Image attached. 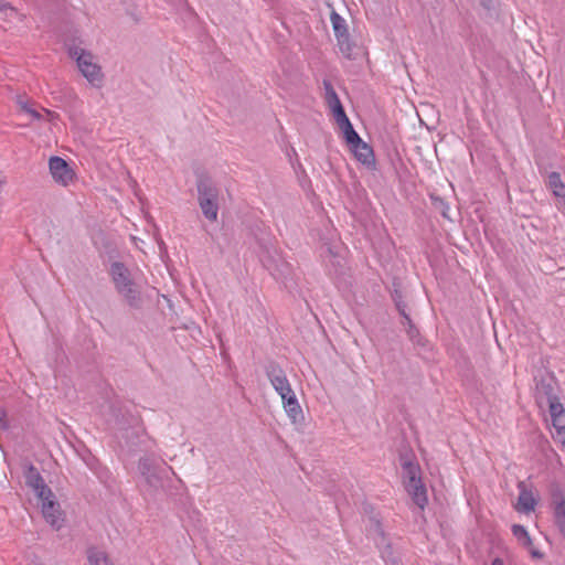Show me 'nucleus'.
<instances>
[{
    "mask_svg": "<svg viewBox=\"0 0 565 565\" xmlns=\"http://www.w3.org/2000/svg\"><path fill=\"white\" fill-rule=\"evenodd\" d=\"M265 374L281 397L282 407L291 423L301 422L303 419L301 406L282 367L277 362L270 361L265 365Z\"/></svg>",
    "mask_w": 565,
    "mask_h": 565,
    "instance_id": "1",
    "label": "nucleus"
},
{
    "mask_svg": "<svg viewBox=\"0 0 565 565\" xmlns=\"http://www.w3.org/2000/svg\"><path fill=\"white\" fill-rule=\"evenodd\" d=\"M109 275L116 291L124 298L126 303L135 309L141 307L142 298L130 270L121 262H114L109 267Z\"/></svg>",
    "mask_w": 565,
    "mask_h": 565,
    "instance_id": "2",
    "label": "nucleus"
},
{
    "mask_svg": "<svg viewBox=\"0 0 565 565\" xmlns=\"http://www.w3.org/2000/svg\"><path fill=\"white\" fill-rule=\"evenodd\" d=\"M404 473V486L413 502L424 510L428 503L427 490L422 481L420 468L417 463L406 460L402 465Z\"/></svg>",
    "mask_w": 565,
    "mask_h": 565,
    "instance_id": "3",
    "label": "nucleus"
},
{
    "mask_svg": "<svg viewBox=\"0 0 565 565\" xmlns=\"http://www.w3.org/2000/svg\"><path fill=\"white\" fill-rule=\"evenodd\" d=\"M68 54L72 58L76 60L77 67L82 75L93 85L99 87L103 83V73L100 66L94 62V56L90 52L79 47L71 46Z\"/></svg>",
    "mask_w": 565,
    "mask_h": 565,
    "instance_id": "4",
    "label": "nucleus"
},
{
    "mask_svg": "<svg viewBox=\"0 0 565 565\" xmlns=\"http://www.w3.org/2000/svg\"><path fill=\"white\" fill-rule=\"evenodd\" d=\"M550 498L553 523L565 539V491L559 483L553 482L550 486Z\"/></svg>",
    "mask_w": 565,
    "mask_h": 565,
    "instance_id": "5",
    "label": "nucleus"
},
{
    "mask_svg": "<svg viewBox=\"0 0 565 565\" xmlns=\"http://www.w3.org/2000/svg\"><path fill=\"white\" fill-rule=\"evenodd\" d=\"M344 139L350 147V150L353 152L354 158L365 166L369 170L376 169V160L373 148L363 141L361 137L355 131V136L351 138V136L345 135Z\"/></svg>",
    "mask_w": 565,
    "mask_h": 565,
    "instance_id": "6",
    "label": "nucleus"
},
{
    "mask_svg": "<svg viewBox=\"0 0 565 565\" xmlns=\"http://www.w3.org/2000/svg\"><path fill=\"white\" fill-rule=\"evenodd\" d=\"M330 20L341 53L347 58H351L354 44L350 40L347 21L335 11L331 12Z\"/></svg>",
    "mask_w": 565,
    "mask_h": 565,
    "instance_id": "7",
    "label": "nucleus"
},
{
    "mask_svg": "<svg viewBox=\"0 0 565 565\" xmlns=\"http://www.w3.org/2000/svg\"><path fill=\"white\" fill-rule=\"evenodd\" d=\"M373 541L381 552V557L385 565H403L401 559L395 555L391 543L387 542L382 524L374 520L372 521Z\"/></svg>",
    "mask_w": 565,
    "mask_h": 565,
    "instance_id": "8",
    "label": "nucleus"
},
{
    "mask_svg": "<svg viewBox=\"0 0 565 565\" xmlns=\"http://www.w3.org/2000/svg\"><path fill=\"white\" fill-rule=\"evenodd\" d=\"M49 168L54 181L64 186L71 184L75 178V172L73 169L61 157H51L49 161Z\"/></svg>",
    "mask_w": 565,
    "mask_h": 565,
    "instance_id": "9",
    "label": "nucleus"
},
{
    "mask_svg": "<svg viewBox=\"0 0 565 565\" xmlns=\"http://www.w3.org/2000/svg\"><path fill=\"white\" fill-rule=\"evenodd\" d=\"M138 470L148 487L146 491L149 494H153V492L162 486L161 478L153 461L148 457L140 458L138 461Z\"/></svg>",
    "mask_w": 565,
    "mask_h": 565,
    "instance_id": "10",
    "label": "nucleus"
},
{
    "mask_svg": "<svg viewBox=\"0 0 565 565\" xmlns=\"http://www.w3.org/2000/svg\"><path fill=\"white\" fill-rule=\"evenodd\" d=\"M24 479L39 499H47L52 495V490L46 486L39 470L33 465H28L24 470Z\"/></svg>",
    "mask_w": 565,
    "mask_h": 565,
    "instance_id": "11",
    "label": "nucleus"
},
{
    "mask_svg": "<svg viewBox=\"0 0 565 565\" xmlns=\"http://www.w3.org/2000/svg\"><path fill=\"white\" fill-rule=\"evenodd\" d=\"M42 502V514L45 521L55 530H60L63 525L64 518L60 503L54 499V494L47 499H40Z\"/></svg>",
    "mask_w": 565,
    "mask_h": 565,
    "instance_id": "12",
    "label": "nucleus"
},
{
    "mask_svg": "<svg viewBox=\"0 0 565 565\" xmlns=\"http://www.w3.org/2000/svg\"><path fill=\"white\" fill-rule=\"evenodd\" d=\"M557 385L552 375L542 376L535 386L536 398L540 403L551 401L557 397Z\"/></svg>",
    "mask_w": 565,
    "mask_h": 565,
    "instance_id": "13",
    "label": "nucleus"
},
{
    "mask_svg": "<svg viewBox=\"0 0 565 565\" xmlns=\"http://www.w3.org/2000/svg\"><path fill=\"white\" fill-rule=\"evenodd\" d=\"M198 202L218 200L220 191L214 182L207 177H200L196 182Z\"/></svg>",
    "mask_w": 565,
    "mask_h": 565,
    "instance_id": "14",
    "label": "nucleus"
},
{
    "mask_svg": "<svg viewBox=\"0 0 565 565\" xmlns=\"http://www.w3.org/2000/svg\"><path fill=\"white\" fill-rule=\"evenodd\" d=\"M329 108L331 109L337 124L342 129L343 135L345 136L349 134V136L353 138L355 136V130L347 116L341 102L330 105Z\"/></svg>",
    "mask_w": 565,
    "mask_h": 565,
    "instance_id": "15",
    "label": "nucleus"
},
{
    "mask_svg": "<svg viewBox=\"0 0 565 565\" xmlns=\"http://www.w3.org/2000/svg\"><path fill=\"white\" fill-rule=\"evenodd\" d=\"M520 490L518 499V510L521 512L530 513L535 510L537 501L535 500L532 491L527 490L524 481L518 483Z\"/></svg>",
    "mask_w": 565,
    "mask_h": 565,
    "instance_id": "16",
    "label": "nucleus"
},
{
    "mask_svg": "<svg viewBox=\"0 0 565 565\" xmlns=\"http://www.w3.org/2000/svg\"><path fill=\"white\" fill-rule=\"evenodd\" d=\"M548 405L550 415L554 427L559 431L565 428V409L558 397L545 402Z\"/></svg>",
    "mask_w": 565,
    "mask_h": 565,
    "instance_id": "17",
    "label": "nucleus"
},
{
    "mask_svg": "<svg viewBox=\"0 0 565 565\" xmlns=\"http://www.w3.org/2000/svg\"><path fill=\"white\" fill-rule=\"evenodd\" d=\"M546 184L553 194L558 199L559 203L565 205V184L558 172H551L547 177Z\"/></svg>",
    "mask_w": 565,
    "mask_h": 565,
    "instance_id": "18",
    "label": "nucleus"
},
{
    "mask_svg": "<svg viewBox=\"0 0 565 565\" xmlns=\"http://www.w3.org/2000/svg\"><path fill=\"white\" fill-rule=\"evenodd\" d=\"M87 557L90 565H114L107 554L96 547L88 550Z\"/></svg>",
    "mask_w": 565,
    "mask_h": 565,
    "instance_id": "19",
    "label": "nucleus"
},
{
    "mask_svg": "<svg viewBox=\"0 0 565 565\" xmlns=\"http://www.w3.org/2000/svg\"><path fill=\"white\" fill-rule=\"evenodd\" d=\"M199 205L205 218L211 222H215L217 220L218 200H206V202H200Z\"/></svg>",
    "mask_w": 565,
    "mask_h": 565,
    "instance_id": "20",
    "label": "nucleus"
},
{
    "mask_svg": "<svg viewBox=\"0 0 565 565\" xmlns=\"http://www.w3.org/2000/svg\"><path fill=\"white\" fill-rule=\"evenodd\" d=\"M512 534L522 544L524 547H530L532 545V539L527 532V530L520 524L512 525Z\"/></svg>",
    "mask_w": 565,
    "mask_h": 565,
    "instance_id": "21",
    "label": "nucleus"
},
{
    "mask_svg": "<svg viewBox=\"0 0 565 565\" xmlns=\"http://www.w3.org/2000/svg\"><path fill=\"white\" fill-rule=\"evenodd\" d=\"M323 88L328 106L341 102L330 81L323 79Z\"/></svg>",
    "mask_w": 565,
    "mask_h": 565,
    "instance_id": "22",
    "label": "nucleus"
},
{
    "mask_svg": "<svg viewBox=\"0 0 565 565\" xmlns=\"http://www.w3.org/2000/svg\"><path fill=\"white\" fill-rule=\"evenodd\" d=\"M403 324L406 327V332L411 340H415L416 337L419 335L418 329L414 326L411 317H406L403 321Z\"/></svg>",
    "mask_w": 565,
    "mask_h": 565,
    "instance_id": "23",
    "label": "nucleus"
},
{
    "mask_svg": "<svg viewBox=\"0 0 565 565\" xmlns=\"http://www.w3.org/2000/svg\"><path fill=\"white\" fill-rule=\"evenodd\" d=\"M394 302H395V306H396V309L397 311L399 312V315L403 317V319H405L406 317H409V315L407 313L406 311V303L404 302V300L402 299V296L401 295H396L394 297Z\"/></svg>",
    "mask_w": 565,
    "mask_h": 565,
    "instance_id": "24",
    "label": "nucleus"
},
{
    "mask_svg": "<svg viewBox=\"0 0 565 565\" xmlns=\"http://www.w3.org/2000/svg\"><path fill=\"white\" fill-rule=\"evenodd\" d=\"M0 12L6 15L17 14V10L6 0H0Z\"/></svg>",
    "mask_w": 565,
    "mask_h": 565,
    "instance_id": "25",
    "label": "nucleus"
},
{
    "mask_svg": "<svg viewBox=\"0 0 565 565\" xmlns=\"http://www.w3.org/2000/svg\"><path fill=\"white\" fill-rule=\"evenodd\" d=\"M22 109L28 113L33 119L41 120L43 118V114L38 111L36 109L28 106L26 104H22Z\"/></svg>",
    "mask_w": 565,
    "mask_h": 565,
    "instance_id": "26",
    "label": "nucleus"
},
{
    "mask_svg": "<svg viewBox=\"0 0 565 565\" xmlns=\"http://www.w3.org/2000/svg\"><path fill=\"white\" fill-rule=\"evenodd\" d=\"M532 558L535 559H542L544 557V554L536 548L533 544L530 547H526Z\"/></svg>",
    "mask_w": 565,
    "mask_h": 565,
    "instance_id": "27",
    "label": "nucleus"
},
{
    "mask_svg": "<svg viewBox=\"0 0 565 565\" xmlns=\"http://www.w3.org/2000/svg\"><path fill=\"white\" fill-rule=\"evenodd\" d=\"M480 3L483 8L486 9H490L491 8V3H492V0H480Z\"/></svg>",
    "mask_w": 565,
    "mask_h": 565,
    "instance_id": "28",
    "label": "nucleus"
},
{
    "mask_svg": "<svg viewBox=\"0 0 565 565\" xmlns=\"http://www.w3.org/2000/svg\"><path fill=\"white\" fill-rule=\"evenodd\" d=\"M45 116L49 118V119H52L54 118L56 115L47 109H43Z\"/></svg>",
    "mask_w": 565,
    "mask_h": 565,
    "instance_id": "29",
    "label": "nucleus"
},
{
    "mask_svg": "<svg viewBox=\"0 0 565 565\" xmlns=\"http://www.w3.org/2000/svg\"><path fill=\"white\" fill-rule=\"evenodd\" d=\"M492 565H504V564H503V561H502V559H500V558H494V559L492 561Z\"/></svg>",
    "mask_w": 565,
    "mask_h": 565,
    "instance_id": "30",
    "label": "nucleus"
},
{
    "mask_svg": "<svg viewBox=\"0 0 565 565\" xmlns=\"http://www.w3.org/2000/svg\"><path fill=\"white\" fill-rule=\"evenodd\" d=\"M0 426H1L2 428H4V429H7V428H8L7 423H6V422H2V420H0Z\"/></svg>",
    "mask_w": 565,
    "mask_h": 565,
    "instance_id": "31",
    "label": "nucleus"
}]
</instances>
